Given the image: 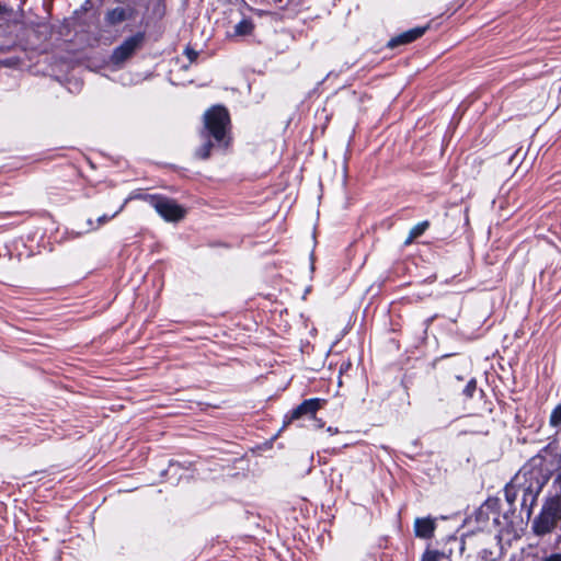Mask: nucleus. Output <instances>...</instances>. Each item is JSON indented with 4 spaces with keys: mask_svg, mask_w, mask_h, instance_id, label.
Returning <instances> with one entry per match:
<instances>
[{
    "mask_svg": "<svg viewBox=\"0 0 561 561\" xmlns=\"http://www.w3.org/2000/svg\"><path fill=\"white\" fill-rule=\"evenodd\" d=\"M561 522V497L548 499L542 505L541 512L533 522V530L537 536H545L554 530Z\"/></svg>",
    "mask_w": 561,
    "mask_h": 561,
    "instance_id": "nucleus-1",
    "label": "nucleus"
},
{
    "mask_svg": "<svg viewBox=\"0 0 561 561\" xmlns=\"http://www.w3.org/2000/svg\"><path fill=\"white\" fill-rule=\"evenodd\" d=\"M169 168L172 169L173 171H178V167L174 164H170Z\"/></svg>",
    "mask_w": 561,
    "mask_h": 561,
    "instance_id": "nucleus-21",
    "label": "nucleus"
},
{
    "mask_svg": "<svg viewBox=\"0 0 561 561\" xmlns=\"http://www.w3.org/2000/svg\"><path fill=\"white\" fill-rule=\"evenodd\" d=\"M542 561H561V553H552L548 557H545Z\"/></svg>",
    "mask_w": 561,
    "mask_h": 561,
    "instance_id": "nucleus-19",
    "label": "nucleus"
},
{
    "mask_svg": "<svg viewBox=\"0 0 561 561\" xmlns=\"http://www.w3.org/2000/svg\"><path fill=\"white\" fill-rule=\"evenodd\" d=\"M253 24L248 20H242L240 23H238L234 27V33L240 36L248 35L252 32Z\"/></svg>",
    "mask_w": 561,
    "mask_h": 561,
    "instance_id": "nucleus-12",
    "label": "nucleus"
},
{
    "mask_svg": "<svg viewBox=\"0 0 561 561\" xmlns=\"http://www.w3.org/2000/svg\"><path fill=\"white\" fill-rule=\"evenodd\" d=\"M476 389H477V382H476V380H474V379H471V380L467 383V386H466V388H465L463 392H465V394H466L467 397L471 398V397L473 396V392L476 391Z\"/></svg>",
    "mask_w": 561,
    "mask_h": 561,
    "instance_id": "nucleus-16",
    "label": "nucleus"
},
{
    "mask_svg": "<svg viewBox=\"0 0 561 561\" xmlns=\"http://www.w3.org/2000/svg\"><path fill=\"white\" fill-rule=\"evenodd\" d=\"M321 408L320 399H309L299 404L296 409L293 410L289 422L294 420L301 419L302 416H311L313 417L317 411Z\"/></svg>",
    "mask_w": 561,
    "mask_h": 561,
    "instance_id": "nucleus-7",
    "label": "nucleus"
},
{
    "mask_svg": "<svg viewBox=\"0 0 561 561\" xmlns=\"http://www.w3.org/2000/svg\"><path fill=\"white\" fill-rule=\"evenodd\" d=\"M0 64L5 67H15L20 64V58L19 57L5 58V59L0 60Z\"/></svg>",
    "mask_w": 561,
    "mask_h": 561,
    "instance_id": "nucleus-17",
    "label": "nucleus"
},
{
    "mask_svg": "<svg viewBox=\"0 0 561 561\" xmlns=\"http://www.w3.org/2000/svg\"><path fill=\"white\" fill-rule=\"evenodd\" d=\"M213 140L221 149H227L231 144V119L229 112L221 105L213 106L211 114Z\"/></svg>",
    "mask_w": 561,
    "mask_h": 561,
    "instance_id": "nucleus-3",
    "label": "nucleus"
},
{
    "mask_svg": "<svg viewBox=\"0 0 561 561\" xmlns=\"http://www.w3.org/2000/svg\"><path fill=\"white\" fill-rule=\"evenodd\" d=\"M160 4H161V3H160V2H158V8L156 7V8L153 9L154 14H157V10H159V9H160Z\"/></svg>",
    "mask_w": 561,
    "mask_h": 561,
    "instance_id": "nucleus-22",
    "label": "nucleus"
},
{
    "mask_svg": "<svg viewBox=\"0 0 561 561\" xmlns=\"http://www.w3.org/2000/svg\"><path fill=\"white\" fill-rule=\"evenodd\" d=\"M185 54H186L187 58L190 59V61H194L198 56V54L190 47H187L185 49Z\"/></svg>",
    "mask_w": 561,
    "mask_h": 561,
    "instance_id": "nucleus-18",
    "label": "nucleus"
},
{
    "mask_svg": "<svg viewBox=\"0 0 561 561\" xmlns=\"http://www.w3.org/2000/svg\"><path fill=\"white\" fill-rule=\"evenodd\" d=\"M202 145L193 153L195 160H206L210 157V107L203 114V127L199 130Z\"/></svg>",
    "mask_w": 561,
    "mask_h": 561,
    "instance_id": "nucleus-5",
    "label": "nucleus"
},
{
    "mask_svg": "<svg viewBox=\"0 0 561 561\" xmlns=\"http://www.w3.org/2000/svg\"><path fill=\"white\" fill-rule=\"evenodd\" d=\"M151 198L154 209L164 220L176 222L184 218L186 211L175 201L161 195H152Z\"/></svg>",
    "mask_w": 561,
    "mask_h": 561,
    "instance_id": "nucleus-4",
    "label": "nucleus"
},
{
    "mask_svg": "<svg viewBox=\"0 0 561 561\" xmlns=\"http://www.w3.org/2000/svg\"><path fill=\"white\" fill-rule=\"evenodd\" d=\"M415 535L421 538H431L435 530V522L432 518H417L414 524Z\"/></svg>",
    "mask_w": 561,
    "mask_h": 561,
    "instance_id": "nucleus-9",
    "label": "nucleus"
},
{
    "mask_svg": "<svg viewBox=\"0 0 561 561\" xmlns=\"http://www.w3.org/2000/svg\"><path fill=\"white\" fill-rule=\"evenodd\" d=\"M205 15L210 19V15H209L208 11L205 12Z\"/></svg>",
    "mask_w": 561,
    "mask_h": 561,
    "instance_id": "nucleus-23",
    "label": "nucleus"
},
{
    "mask_svg": "<svg viewBox=\"0 0 561 561\" xmlns=\"http://www.w3.org/2000/svg\"><path fill=\"white\" fill-rule=\"evenodd\" d=\"M427 30V26H420V27H414L412 30H409L393 38H391L388 43V46L390 48H393V47H397L399 45H404V44H409L415 39H417L419 37H421L425 31Z\"/></svg>",
    "mask_w": 561,
    "mask_h": 561,
    "instance_id": "nucleus-8",
    "label": "nucleus"
},
{
    "mask_svg": "<svg viewBox=\"0 0 561 561\" xmlns=\"http://www.w3.org/2000/svg\"><path fill=\"white\" fill-rule=\"evenodd\" d=\"M146 42V32L138 31L128 36L121 45L115 47L110 55V64L115 68H122L127 60L139 51Z\"/></svg>",
    "mask_w": 561,
    "mask_h": 561,
    "instance_id": "nucleus-2",
    "label": "nucleus"
},
{
    "mask_svg": "<svg viewBox=\"0 0 561 561\" xmlns=\"http://www.w3.org/2000/svg\"><path fill=\"white\" fill-rule=\"evenodd\" d=\"M123 209V206L119 207V209L117 211H115L113 215L108 216V215H102L100 216L98 219H96V222H98V226L94 227L93 226V221L91 219L88 220V225L91 227L92 230H95L98 229L100 226H103L105 225L106 222H108L111 219H113L121 210Z\"/></svg>",
    "mask_w": 561,
    "mask_h": 561,
    "instance_id": "nucleus-13",
    "label": "nucleus"
},
{
    "mask_svg": "<svg viewBox=\"0 0 561 561\" xmlns=\"http://www.w3.org/2000/svg\"><path fill=\"white\" fill-rule=\"evenodd\" d=\"M427 228H428V221H423V222H420L416 226H414L410 230L409 237L405 240V244H410L411 242H413V240H415L416 238L422 236Z\"/></svg>",
    "mask_w": 561,
    "mask_h": 561,
    "instance_id": "nucleus-11",
    "label": "nucleus"
},
{
    "mask_svg": "<svg viewBox=\"0 0 561 561\" xmlns=\"http://www.w3.org/2000/svg\"><path fill=\"white\" fill-rule=\"evenodd\" d=\"M180 470H182V467L180 462L175 460H170L168 469L163 470L161 472V477L169 478H176L178 480L182 479V474L180 473Z\"/></svg>",
    "mask_w": 561,
    "mask_h": 561,
    "instance_id": "nucleus-10",
    "label": "nucleus"
},
{
    "mask_svg": "<svg viewBox=\"0 0 561 561\" xmlns=\"http://www.w3.org/2000/svg\"><path fill=\"white\" fill-rule=\"evenodd\" d=\"M12 12V9L0 2V16L8 15Z\"/></svg>",
    "mask_w": 561,
    "mask_h": 561,
    "instance_id": "nucleus-20",
    "label": "nucleus"
},
{
    "mask_svg": "<svg viewBox=\"0 0 561 561\" xmlns=\"http://www.w3.org/2000/svg\"><path fill=\"white\" fill-rule=\"evenodd\" d=\"M444 554L436 550H426L423 554L422 561H439Z\"/></svg>",
    "mask_w": 561,
    "mask_h": 561,
    "instance_id": "nucleus-14",
    "label": "nucleus"
},
{
    "mask_svg": "<svg viewBox=\"0 0 561 561\" xmlns=\"http://www.w3.org/2000/svg\"><path fill=\"white\" fill-rule=\"evenodd\" d=\"M550 424L552 426H559L561 424V404H559L550 415Z\"/></svg>",
    "mask_w": 561,
    "mask_h": 561,
    "instance_id": "nucleus-15",
    "label": "nucleus"
},
{
    "mask_svg": "<svg viewBox=\"0 0 561 561\" xmlns=\"http://www.w3.org/2000/svg\"><path fill=\"white\" fill-rule=\"evenodd\" d=\"M136 13V9L133 7L122 8L116 7L114 9L107 10L104 15V23L108 27H114L127 20L134 19Z\"/></svg>",
    "mask_w": 561,
    "mask_h": 561,
    "instance_id": "nucleus-6",
    "label": "nucleus"
}]
</instances>
